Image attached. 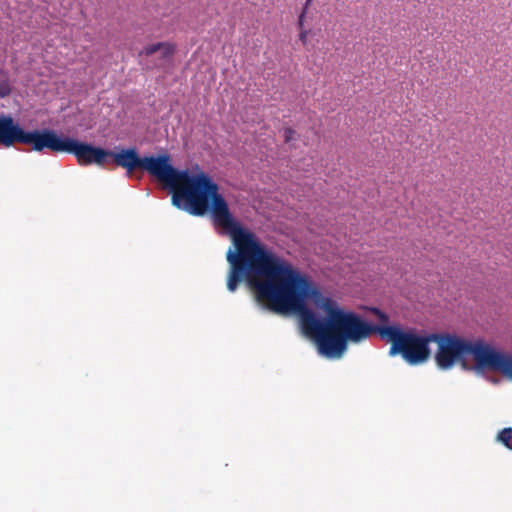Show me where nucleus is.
Here are the masks:
<instances>
[{"label":"nucleus","mask_w":512,"mask_h":512,"mask_svg":"<svg viewBox=\"0 0 512 512\" xmlns=\"http://www.w3.org/2000/svg\"><path fill=\"white\" fill-rule=\"evenodd\" d=\"M249 287L273 312L299 313L303 333L315 340L325 357L340 358L348 342L359 343L375 333L391 343L390 356L400 354L409 364L425 362L430 356L432 334L420 336L399 326H373L356 313L338 308L309 276L273 250Z\"/></svg>","instance_id":"f257e3e1"},{"label":"nucleus","mask_w":512,"mask_h":512,"mask_svg":"<svg viewBox=\"0 0 512 512\" xmlns=\"http://www.w3.org/2000/svg\"><path fill=\"white\" fill-rule=\"evenodd\" d=\"M113 162L131 175L135 170L146 171L169 187L172 204L193 216L211 213L215 225L223 228L232 240L226 259L229 263L227 289L236 291L241 282L249 286L272 252L251 230L244 228L232 215L219 185L204 171L190 174L177 170L168 154L140 157L135 148L121 149L108 155Z\"/></svg>","instance_id":"f03ea898"},{"label":"nucleus","mask_w":512,"mask_h":512,"mask_svg":"<svg viewBox=\"0 0 512 512\" xmlns=\"http://www.w3.org/2000/svg\"><path fill=\"white\" fill-rule=\"evenodd\" d=\"M15 143L31 145L32 149L41 152L49 149L54 153L73 154L81 166L96 164L104 166L110 150L79 142L70 137H61L50 129L25 131L9 115L0 116V145L13 146Z\"/></svg>","instance_id":"7ed1b4c3"},{"label":"nucleus","mask_w":512,"mask_h":512,"mask_svg":"<svg viewBox=\"0 0 512 512\" xmlns=\"http://www.w3.org/2000/svg\"><path fill=\"white\" fill-rule=\"evenodd\" d=\"M432 342L438 345L435 360L441 369H450L456 363L466 368L467 357L472 356L477 368L500 372L512 379V355L481 339L470 341L451 333H432Z\"/></svg>","instance_id":"20e7f679"},{"label":"nucleus","mask_w":512,"mask_h":512,"mask_svg":"<svg viewBox=\"0 0 512 512\" xmlns=\"http://www.w3.org/2000/svg\"><path fill=\"white\" fill-rule=\"evenodd\" d=\"M498 440L512 450V428H505L498 434Z\"/></svg>","instance_id":"39448f33"},{"label":"nucleus","mask_w":512,"mask_h":512,"mask_svg":"<svg viewBox=\"0 0 512 512\" xmlns=\"http://www.w3.org/2000/svg\"><path fill=\"white\" fill-rule=\"evenodd\" d=\"M176 46L173 43L170 42H163V46L160 49L161 52V58L167 59L173 56L175 53Z\"/></svg>","instance_id":"423d86ee"},{"label":"nucleus","mask_w":512,"mask_h":512,"mask_svg":"<svg viewBox=\"0 0 512 512\" xmlns=\"http://www.w3.org/2000/svg\"><path fill=\"white\" fill-rule=\"evenodd\" d=\"M162 46H163V42H158V43L148 45L142 49V51L140 52V55L151 56L154 53L160 51Z\"/></svg>","instance_id":"0eeeda50"},{"label":"nucleus","mask_w":512,"mask_h":512,"mask_svg":"<svg viewBox=\"0 0 512 512\" xmlns=\"http://www.w3.org/2000/svg\"><path fill=\"white\" fill-rule=\"evenodd\" d=\"M370 311L375 315L377 320L381 323L380 326H388L387 324L389 322V316L386 313L382 312L378 308H371Z\"/></svg>","instance_id":"6e6552de"},{"label":"nucleus","mask_w":512,"mask_h":512,"mask_svg":"<svg viewBox=\"0 0 512 512\" xmlns=\"http://www.w3.org/2000/svg\"><path fill=\"white\" fill-rule=\"evenodd\" d=\"M11 87L7 81H0V97H6L10 94Z\"/></svg>","instance_id":"1a4fd4ad"},{"label":"nucleus","mask_w":512,"mask_h":512,"mask_svg":"<svg viewBox=\"0 0 512 512\" xmlns=\"http://www.w3.org/2000/svg\"><path fill=\"white\" fill-rule=\"evenodd\" d=\"M309 33H310V31L305 29V28L304 29H300L299 40L302 42L303 45L307 44Z\"/></svg>","instance_id":"9d476101"},{"label":"nucleus","mask_w":512,"mask_h":512,"mask_svg":"<svg viewBox=\"0 0 512 512\" xmlns=\"http://www.w3.org/2000/svg\"><path fill=\"white\" fill-rule=\"evenodd\" d=\"M295 131L292 128L284 129V140L286 143L290 142L294 137Z\"/></svg>","instance_id":"9b49d317"},{"label":"nucleus","mask_w":512,"mask_h":512,"mask_svg":"<svg viewBox=\"0 0 512 512\" xmlns=\"http://www.w3.org/2000/svg\"><path fill=\"white\" fill-rule=\"evenodd\" d=\"M305 18L304 15H299L298 16V21H297V26H298V29H304V22H305Z\"/></svg>","instance_id":"f8f14e48"},{"label":"nucleus","mask_w":512,"mask_h":512,"mask_svg":"<svg viewBox=\"0 0 512 512\" xmlns=\"http://www.w3.org/2000/svg\"><path fill=\"white\" fill-rule=\"evenodd\" d=\"M307 12H308V8H306V7H304V6H303V8H302V10H301V13H300L299 15H304V17H306Z\"/></svg>","instance_id":"ddd939ff"},{"label":"nucleus","mask_w":512,"mask_h":512,"mask_svg":"<svg viewBox=\"0 0 512 512\" xmlns=\"http://www.w3.org/2000/svg\"><path fill=\"white\" fill-rule=\"evenodd\" d=\"M312 2H313V0H306L304 7L309 8L310 5L312 4Z\"/></svg>","instance_id":"4468645a"}]
</instances>
